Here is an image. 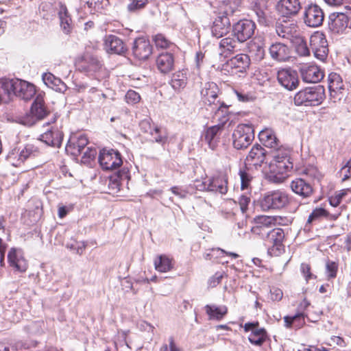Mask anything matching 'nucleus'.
I'll return each instance as SVG.
<instances>
[{"label":"nucleus","instance_id":"a18cd8bd","mask_svg":"<svg viewBox=\"0 0 351 351\" xmlns=\"http://www.w3.org/2000/svg\"><path fill=\"white\" fill-rule=\"evenodd\" d=\"M43 322H34L25 327V330L31 336L40 335L43 333Z\"/></svg>","mask_w":351,"mask_h":351},{"label":"nucleus","instance_id":"6ab92c4d","mask_svg":"<svg viewBox=\"0 0 351 351\" xmlns=\"http://www.w3.org/2000/svg\"><path fill=\"white\" fill-rule=\"evenodd\" d=\"M219 89L215 82H206L201 90L203 102L211 108L219 105L221 101L218 99Z\"/></svg>","mask_w":351,"mask_h":351},{"label":"nucleus","instance_id":"e2e57ef3","mask_svg":"<svg viewBox=\"0 0 351 351\" xmlns=\"http://www.w3.org/2000/svg\"><path fill=\"white\" fill-rule=\"evenodd\" d=\"M297 45L296 50L298 53L302 56H306L309 55V49L307 47L306 43L304 42V39L302 38V41L300 43H293Z\"/></svg>","mask_w":351,"mask_h":351},{"label":"nucleus","instance_id":"f03ea898","mask_svg":"<svg viewBox=\"0 0 351 351\" xmlns=\"http://www.w3.org/2000/svg\"><path fill=\"white\" fill-rule=\"evenodd\" d=\"M325 88L322 85L308 86L301 89L294 96L297 106H317L325 99Z\"/></svg>","mask_w":351,"mask_h":351},{"label":"nucleus","instance_id":"864d4df0","mask_svg":"<svg viewBox=\"0 0 351 351\" xmlns=\"http://www.w3.org/2000/svg\"><path fill=\"white\" fill-rule=\"evenodd\" d=\"M141 96L134 90H129L125 95V100L128 104H136L140 101Z\"/></svg>","mask_w":351,"mask_h":351},{"label":"nucleus","instance_id":"a878e982","mask_svg":"<svg viewBox=\"0 0 351 351\" xmlns=\"http://www.w3.org/2000/svg\"><path fill=\"white\" fill-rule=\"evenodd\" d=\"M301 75L303 81L307 83L319 82L324 76V72L316 65L304 66L301 69Z\"/></svg>","mask_w":351,"mask_h":351},{"label":"nucleus","instance_id":"5701e85b","mask_svg":"<svg viewBox=\"0 0 351 351\" xmlns=\"http://www.w3.org/2000/svg\"><path fill=\"white\" fill-rule=\"evenodd\" d=\"M350 17L343 12L331 14L329 17L328 28L336 34L343 32L348 26Z\"/></svg>","mask_w":351,"mask_h":351},{"label":"nucleus","instance_id":"b1692460","mask_svg":"<svg viewBox=\"0 0 351 351\" xmlns=\"http://www.w3.org/2000/svg\"><path fill=\"white\" fill-rule=\"evenodd\" d=\"M301 8L299 0H280L277 3L278 12L286 17L295 16Z\"/></svg>","mask_w":351,"mask_h":351},{"label":"nucleus","instance_id":"f3484780","mask_svg":"<svg viewBox=\"0 0 351 351\" xmlns=\"http://www.w3.org/2000/svg\"><path fill=\"white\" fill-rule=\"evenodd\" d=\"M211 110L215 112L214 119L218 121L217 125H220L221 128H223L228 122H230V125L237 117L235 114L229 111V106L223 101L213 107Z\"/></svg>","mask_w":351,"mask_h":351},{"label":"nucleus","instance_id":"de8ad7c7","mask_svg":"<svg viewBox=\"0 0 351 351\" xmlns=\"http://www.w3.org/2000/svg\"><path fill=\"white\" fill-rule=\"evenodd\" d=\"M303 173L310 178L309 181H312V183H313L315 180L319 181L322 178V174L317 168L313 166L305 168Z\"/></svg>","mask_w":351,"mask_h":351},{"label":"nucleus","instance_id":"72a5a7b5","mask_svg":"<svg viewBox=\"0 0 351 351\" xmlns=\"http://www.w3.org/2000/svg\"><path fill=\"white\" fill-rule=\"evenodd\" d=\"M221 130L220 125H215L208 128L203 134L204 140L212 150L217 146Z\"/></svg>","mask_w":351,"mask_h":351},{"label":"nucleus","instance_id":"9d476101","mask_svg":"<svg viewBox=\"0 0 351 351\" xmlns=\"http://www.w3.org/2000/svg\"><path fill=\"white\" fill-rule=\"evenodd\" d=\"M99 162L103 170L110 171L119 167L123 160L118 151L104 149L100 152Z\"/></svg>","mask_w":351,"mask_h":351},{"label":"nucleus","instance_id":"9b49d317","mask_svg":"<svg viewBox=\"0 0 351 351\" xmlns=\"http://www.w3.org/2000/svg\"><path fill=\"white\" fill-rule=\"evenodd\" d=\"M303 20L304 24L310 27H320L324 20V12L317 4H310L305 7Z\"/></svg>","mask_w":351,"mask_h":351},{"label":"nucleus","instance_id":"a211bd4d","mask_svg":"<svg viewBox=\"0 0 351 351\" xmlns=\"http://www.w3.org/2000/svg\"><path fill=\"white\" fill-rule=\"evenodd\" d=\"M279 84L288 90L295 89L299 85V79L295 71L286 69L280 70L277 74Z\"/></svg>","mask_w":351,"mask_h":351},{"label":"nucleus","instance_id":"4c0bfd02","mask_svg":"<svg viewBox=\"0 0 351 351\" xmlns=\"http://www.w3.org/2000/svg\"><path fill=\"white\" fill-rule=\"evenodd\" d=\"M204 308L209 319L221 320L228 313V308L226 306H217L206 304Z\"/></svg>","mask_w":351,"mask_h":351},{"label":"nucleus","instance_id":"2f4dec72","mask_svg":"<svg viewBox=\"0 0 351 351\" xmlns=\"http://www.w3.org/2000/svg\"><path fill=\"white\" fill-rule=\"evenodd\" d=\"M88 143V141L85 135L81 134L78 137L73 136L69 141L66 149H71L73 155H81Z\"/></svg>","mask_w":351,"mask_h":351},{"label":"nucleus","instance_id":"6e6d98bb","mask_svg":"<svg viewBox=\"0 0 351 351\" xmlns=\"http://www.w3.org/2000/svg\"><path fill=\"white\" fill-rule=\"evenodd\" d=\"M120 174L121 173L119 172L117 176H110V178L108 186L110 189H111L113 191H119L120 179L121 178L122 176H123V175L125 177H127V176L125 175V173H123L122 175H120Z\"/></svg>","mask_w":351,"mask_h":351},{"label":"nucleus","instance_id":"09e8293b","mask_svg":"<svg viewBox=\"0 0 351 351\" xmlns=\"http://www.w3.org/2000/svg\"><path fill=\"white\" fill-rule=\"evenodd\" d=\"M300 270L306 282H308L310 280L317 278L316 275L312 273L311 267L308 263H302L300 265Z\"/></svg>","mask_w":351,"mask_h":351},{"label":"nucleus","instance_id":"423d86ee","mask_svg":"<svg viewBox=\"0 0 351 351\" xmlns=\"http://www.w3.org/2000/svg\"><path fill=\"white\" fill-rule=\"evenodd\" d=\"M228 12L223 8L215 12V17L210 27L211 34L217 38L226 36L231 29Z\"/></svg>","mask_w":351,"mask_h":351},{"label":"nucleus","instance_id":"4d7b16f0","mask_svg":"<svg viewBox=\"0 0 351 351\" xmlns=\"http://www.w3.org/2000/svg\"><path fill=\"white\" fill-rule=\"evenodd\" d=\"M154 40L157 47L167 48L171 43L162 34H157L154 37Z\"/></svg>","mask_w":351,"mask_h":351},{"label":"nucleus","instance_id":"1a4fd4ad","mask_svg":"<svg viewBox=\"0 0 351 351\" xmlns=\"http://www.w3.org/2000/svg\"><path fill=\"white\" fill-rule=\"evenodd\" d=\"M310 45L315 57L324 62L328 54V44L326 35L319 31L314 32L310 38Z\"/></svg>","mask_w":351,"mask_h":351},{"label":"nucleus","instance_id":"412c9836","mask_svg":"<svg viewBox=\"0 0 351 351\" xmlns=\"http://www.w3.org/2000/svg\"><path fill=\"white\" fill-rule=\"evenodd\" d=\"M14 85V96L24 100L31 99L36 94V88L33 84L28 82L13 79Z\"/></svg>","mask_w":351,"mask_h":351},{"label":"nucleus","instance_id":"aec40b11","mask_svg":"<svg viewBox=\"0 0 351 351\" xmlns=\"http://www.w3.org/2000/svg\"><path fill=\"white\" fill-rule=\"evenodd\" d=\"M132 53L134 56L139 60H147L152 53V46L149 40L143 37L135 39Z\"/></svg>","mask_w":351,"mask_h":351},{"label":"nucleus","instance_id":"f8f14e48","mask_svg":"<svg viewBox=\"0 0 351 351\" xmlns=\"http://www.w3.org/2000/svg\"><path fill=\"white\" fill-rule=\"evenodd\" d=\"M255 23L247 19L240 20L232 26V34L241 43L250 39L254 33Z\"/></svg>","mask_w":351,"mask_h":351},{"label":"nucleus","instance_id":"20e7f679","mask_svg":"<svg viewBox=\"0 0 351 351\" xmlns=\"http://www.w3.org/2000/svg\"><path fill=\"white\" fill-rule=\"evenodd\" d=\"M290 202V197L285 191L276 190L265 193L258 200V205L263 211L280 210L287 206Z\"/></svg>","mask_w":351,"mask_h":351},{"label":"nucleus","instance_id":"8fccbe9b","mask_svg":"<svg viewBox=\"0 0 351 351\" xmlns=\"http://www.w3.org/2000/svg\"><path fill=\"white\" fill-rule=\"evenodd\" d=\"M81 155L82 162L84 164L89 163L97 155V150L94 147H86Z\"/></svg>","mask_w":351,"mask_h":351},{"label":"nucleus","instance_id":"e433bc0d","mask_svg":"<svg viewBox=\"0 0 351 351\" xmlns=\"http://www.w3.org/2000/svg\"><path fill=\"white\" fill-rule=\"evenodd\" d=\"M258 138L265 147L275 148L278 146V139L273 130L270 129L261 130L258 134Z\"/></svg>","mask_w":351,"mask_h":351},{"label":"nucleus","instance_id":"7c9ffc66","mask_svg":"<svg viewBox=\"0 0 351 351\" xmlns=\"http://www.w3.org/2000/svg\"><path fill=\"white\" fill-rule=\"evenodd\" d=\"M174 56L171 53H162L156 60L158 69L162 73H167L174 68Z\"/></svg>","mask_w":351,"mask_h":351},{"label":"nucleus","instance_id":"f704fd0d","mask_svg":"<svg viewBox=\"0 0 351 351\" xmlns=\"http://www.w3.org/2000/svg\"><path fill=\"white\" fill-rule=\"evenodd\" d=\"M31 114L36 120L43 119L48 112L45 107L44 99L42 95L36 96L31 107Z\"/></svg>","mask_w":351,"mask_h":351},{"label":"nucleus","instance_id":"338daca9","mask_svg":"<svg viewBox=\"0 0 351 351\" xmlns=\"http://www.w3.org/2000/svg\"><path fill=\"white\" fill-rule=\"evenodd\" d=\"M300 315H294V316H285L284 317L285 326L287 328H291L292 327L294 328L295 322L298 317L300 318ZM302 319L301 318H300Z\"/></svg>","mask_w":351,"mask_h":351},{"label":"nucleus","instance_id":"774afa93","mask_svg":"<svg viewBox=\"0 0 351 351\" xmlns=\"http://www.w3.org/2000/svg\"><path fill=\"white\" fill-rule=\"evenodd\" d=\"M265 337L256 336V335H250L248 339L250 342L256 346H261L265 341Z\"/></svg>","mask_w":351,"mask_h":351},{"label":"nucleus","instance_id":"49530a36","mask_svg":"<svg viewBox=\"0 0 351 351\" xmlns=\"http://www.w3.org/2000/svg\"><path fill=\"white\" fill-rule=\"evenodd\" d=\"M328 213L323 208H316L308 216L307 223H311L313 221L317 220L322 217H326Z\"/></svg>","mask_w":351,"mask_h":351},{"label":"nucleus","instance_id":"2eb2a0df","mask_svg":"<svg viewBox=\"0 0 351 351\" xmlns=\"http://www.w3.org/2000/svg\"><path fill=\"white\" fill-rule=\"evenodd\" d=\"M77 66L80 71L88 75H93L101 70L103 64L99 57L87 53L79 60Z\"/></svg>","mask_w":351,"mask_h":351},{"label":"nucleus","instance_id":"c9c22d12","mask_svg":"<svg viewBox=\"0 0 351 351\" xmlns=\"http://www.w3.org/2000/svg\"><path fill=\"white\" fill-rule=\"evenodd\" d=\"M60 27L63 32L69 34L73 28L72 20L65 5H61L58 12Z\"/></svg>","mask_w":351,"mask_h":351},{"label":"nucleus","instance_id":"c03bdc74","mask_svg":"<svg viewBox=\"0 0 351 351\" xmlns=\"http://www.w3.org/2000/svg\"><path fill=\"white\" fill-rule=\"evenodd\" d=\"M339 265L337 262L327 259L325 265V274L328 280L337 277Z\"/></svg>","mask_w":351,"mask_h":351},{"label":"nucleus","instance_id":"0eeeda50","mask_svg":"<svg viewBox=\"0 0 351 351\" xmlns=\"http://www.w3.org/2000/svg\"><path fill=\"white\" fill-rule=\"evenodd\" d=\"M276 32L278 36L291 43H300L302 41L299 27L294 21H283L277 23Z\"/></svg>","mask_w":351,"mask_h":351},{"label":"nucleus","instance_id":"4be33fe9","mask_svg":"<svg viewBox=\"0 0 351 351\" xmlns=\"http://www.w3.org/2000/svg\"><path fill=\"white\" fill-rule=\"evenodd\" d=\"M63 139L62 132L58 127H51L40 136L37 140L40 143H45L47 145L60 147Z\"/></svg>","mask_w":351,"mask_h":351},{"label":"nucleus","instance_id":"680f3d73","mask_svg":"<svg viewBox=\"0 0 351 351\" xmlns=\"http://www.w3.org/2000/svg\"><path fill=\"white\" fill-rule=\"evenodd\" d=\"M170 191L172 192V193H173L176 196H178L180 199L186 198V195L189 193L186 189H184L183 187L178 186L171 187L170 189Z\"/></svg>","mask_w":351,"mask_h":351},{"label":"nucleus","instance_id":"5fc2aeb1","mask_svg":"<svg viewBox=\"0 0 351 351\" xmlns=\"http://www.w3.org/2000/svg\"><path fill=\"white\" fill-rule=\"evenodd\" d=\"M251 203L250 195L243 194L239 198V204L243 214L246 213Z\"/></svg>","mask_w":351,"mask_h":351},{"label":"nucleus","instance_id":"37998d69","mask_svg":"<svg viewBox=\"0 0 351 351\" xmlns=\"http://www.w3.org/2000/svg\"><path fill=\"white\" fill-rule=\"evenodd\" d=\"M343 82L341 76L335 73H332L328 75V89L332 93L339 92L343 89Z\"/></svg>","mask_w":351,"mask_h":351},{"label":"nucleus","instance_id":"052dcab7","mask_svg":"<svg viewBox=\"0 0 351 351\" xmlns=\"http://www.w3.org/2000/svg\"><path fill=\"white\" fill-rule=\"evenodd\" d=\"M251 6L254 11L267 10V0H252Z\"/></svg>","mask_w":351,"mask_h":351},{"label":"nucleus","instance_id":"f257e3e1","mask_svg":"<svg viewBox=\"0 0 351 351\" xmlns=\"http://www.w3.org/2000/svg\"><path fill=\"white\" fill-rule=\"evenodd\" d=\"M254 226L251 232L260 237L268 247V252L272 256H279L284 251L282 241L285 233L281 228H274L275 219L273 217L259 215L254 219Z\"/></svg>","mask_w":351,"mask_h":351},{"label":"nucleus","instance_id":"603ef678","mask_svg":"<svg viewBox=\"0 0 351 351\" xmlns=\"http://www.w3.org/2000/svg\"><path fill=\"white\" fill-rule=\"evenodd\" d=\"M128 5L129 12H134L144 8L148 3V0H130Z\"/></svg>","mask_w":351,"mask_h":351},{"label":"nucleus","instance_id":"3c124183","mask_svg":"<svg viewBox=\"0 0 351 351\" xmlns=\"http://www.w3.org/2000/svg\"><path fill=\"white\" fill-rule=\"evenodd\" d=\"M154 140L160 144H164L167 141V136L165 132L161 131V129L158 127L154 128V132H150Z\"/></svg>","mask_w":351,"mask_h":351},{"label":"nucleus","instance_id":"393cba45","mask_svg":"<svg viewBox=\"0 0 351 351\" xmlns=\"http://www.w3.org/2000/svg\"><path fill=\"white\" fill-rule=\"evenodd\" d=\"M105 49L108 53H113L118 55L124 54L127 48L123 41L117 36H106L104 40Z\"/></svg>","mask_w":351,"mask_h":351},{"label":"nucleus","instance_id":"c756f323","mask_svg":"<svg viewBox=\"0 0 351 351\" xmlns=\"http://www.w3.org/2000/svg\"><path fill=\"white\" fill-rule=\"evenodd\" d=\"M14 80H0V104L8 103L14 97Z\"/></svg>","mask_w":351,"mask_h":351},{"label":"nucleus","instance_id":"473e14b6","mask_svg":"<svg viewBox=\"0 0 351 351\" xmlns=\"http://www.w3.org/2000/svg\"><path fill=\"white\" fill-rule=\"evenodd\" d=\"M8 260L10 266L20 272H24L27 269L26 260L21 255H19L15 248H12L8 254Z\"/></svg>","mask_w":351,"mask_h":351},{"label":"nucleus","instance_id":"6e6552de","mask_svg":"<svg viewBox=\"0 0 351 351\" xmlns=\"http://www.w3.org/2000/svg\"><path fill=\"white\" fill-rule=\"evenodd\" d=\"M233 146L237 149H246L254 139L252 125L239 124L232 134Z\"/></svg>","mask_w":351,"mask_h":351},{"label":"nucleus","instance_id":"7ed1b4c3","mask_svg":"<svg viewBox=\"0 0 351 351\" xmlns=\"http://www.w3.org/2000/svg\"><path fill=\"white\" fill-rule=\"evenodd\" d=\"M41 154L39 142L27 143L23 147L12 149L8 156V161L14 167H19L26 160L38 156Z\"/></svg>","mask_w":351,"mask_h":351},{"label":"nucleus","instance_id":"0e129e2a","mask_svg":"<svg viewBox=\"0 0 351 351\" xmlns=\"http://www.w3.org/2000/svg\"><path fill=\"white\" fill-rule=\"evenodd\" d=\"M265 10H261L254 11L258 18V22L259 23V24L264 26L268 25V20L267 18Z\"/></svg>","mask_w":351,"mask_h":351},{"label":"nucleus","instance_id":"58836bf2","mask_svg":"<svg viewBox=\"0 0 351 351\" xmlns=\"http://www.w3.org/2000/svg\"><path fill=\"white\" fill-rule=\"evenodd\" d=\"M154 267L159 272L169 271L173 268L172 259L165 254L158 255L154 260Z\"/></svg>","mask_w":351,"mask_h":351},{"label":"nucleus","instance_id":"dca6fc26","mask_svg":"<svg viewBox=\"0 0 351 351\" xmlns=\"http://www.w3.org/2000/svg\"><path fill=\"white\" fill-rule=\"evenodd\" d=\"M250 64V59L247 54L240 53L228 60L223 65V70L232 74H237L246 71Z\"/></svg>","mask_w":351,"mask_h":351},{"label":"nucleus","instance_id":"4468645a","mask_svg":"<svg viewBox=\"0 0 351 351\" xmlns=\"http://www.w3.org/2000/svg\"><path fill=\"white\" fill-rule=\"evenodd\" d=\"M241 44V43L233 34L221 39L219 43V56L220 58L226 59L233 53L239 51Z\"/></svg>","mask_w":351,"mask_h":351},{"label":"nucleus","instance_id":"13d9d810","mask_svg":"<svg viewBox=\"0 0 351 351\" xmlns=\"http://www.w3.org/2000/svg\"><path fill=\"white\" fill-rule=\"evenodd\" d=\"M223 274L221 272L217 271L213 276H211L208 281V285L210 288L217 287L221 281Z\"/></svg>","mask_w":351,"mask_h":351},{"label":"nucleus","instance_id":"bf43d9fd","mask_svg":"<svg viewBox=\"0 0 351 351\" xmlns=\"http://www.w3.org/2000/svg\"><path fill=\"white\" fill-rule=\"evenodd\" d=\"M239 175L241 182V187L242 190H244L247 188L252 177L246 171L241 170L239 171Z\"/></svg>","mask_w":351,"mask_h":351},{"label":"nucleus","instance_id":"ddd939ff","mask_svg":"<svg viewBox=\"0 0 351 351\" xmlns=\"http://www.w3.org/2000/svg\"><path fill=\"white\" fill-rule=\"evenodd\" d=\"M313 183L302 178H296L290 182V188L293 193L302 199L310 198L314 193Z\"/></svg>","mask_w":351,"mask_h":351},{"label":"nucleus","instance_id":"a19ab883","mask_svg":"<svg viewBox=\"0 0 351 351\" xmlns=\"http://www.w3.org/2000/svg\"><path fill=\"white\" fill-rule=\"evenodd\" d=\"M187 83V77L186 73L183 71H178L173 74L170 84L172 88L176 90H180L184 88Z\"/></svg>","mask_w":351,"mask_h":351},{"label":"nucleus","instance_id":"79ce46f5","mask_svg":"<svg viewBox=\"0 0 351 351\" xmlns=\"http://www.w3.org/2000/svg\"><path fill=\"white\" fill-rule=\"evenodd\" d=\"M44 83L49 87L54 88L56 90H62V87H65L64 82L58 77H56L51 73H46L43 75Z\"/></svg>","mask_w":351,"mask_h":351},{"label":"nucleus","instance_id":"39448f33","mask_svg":"<svg viewBox=\"0 0 351 351\" xmlns=\"http://www.w3.org/2000/svg\"><path fill=\"white\" fill-rule=\"evenodd\" d=\"M195 188L200 191L225 195L228 192V178L226 174L210 177L204 181L197 182Z\"/></svg>","mask_w":351,"mask_h":351},{"label":"nucleus","instance_id":"cd10ccee","mask_svg":"<svg viewBox=\"0 0 351 351\" xmlns=\"http://www.w3.org/2000/svg\"><path fill=\"white\" fill-rule=\"evenodd\" d=\"M269 52L271 58L278 62H285L290 57L289 47L281 43H273L269 47Z\"/></svg>","mask_w":351,"mask_h":351},{"label":"nucleus","instance_id":"bb28decb","mask_svg":"<svg viewBox=\"0 0 351 351\" xmlns=\"http://www.w3.org/2000/svg\"><path fill=\"white\" fill-rule=\"evenodd\" d=\"M266 158V152L258 144H255L246 156L245 162L255 167L261 166Z\"/></svg>","mask_w":351,"mask_h":351},{"label":"nucleus","instance_id":"c85d7f7f","mask_svg":"<svg viewBox=\"0 0 351 351\" xmlns=\"http://www.w3.org/2000/svg\"><path fill=\"white\" fill-rule=\"evenodd\" d=\"M274 162L279 169L289 171L293 167L290 161L289 152L285 149H278L273 154Z\"/></svg>","mask_w":351,"mask_h":351},{"label":"nucleus","instance_id":"69168bd1","mask_svg":"<svg viewBox=\"0 0 351 351\" xmlns=\"http://www.w3.org/2000/svg\"><path fill=\"white\" fill-rule=\"evenodd\" d=\"M234 93L237 95L238 100L242 102L250 101H252L254 98L251 94L249 93L240 92L236 90H234Z\"/></svg>","mask_w":351,"mask_h":351},{"label":"nucleus","instance_id":"ea45409f","mask_svg":"<svg viewBox=\"0 0 351 351\" xmlns=\"http://www.w3.org/2000/svg\"><path fill=\"white\" fill-rule=\"evenodd\" d=\"M248 49L252 57L256 61H261L264 58L265 51L261 43L252 40L248 44Z\"/></svg>","mask_w":351,"mask_h":351}]
</instances>
